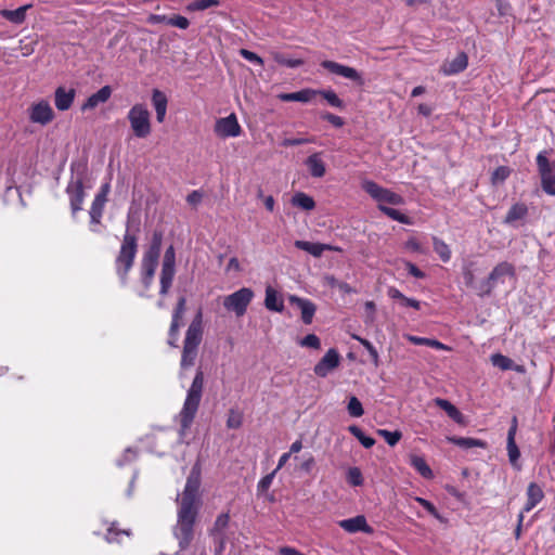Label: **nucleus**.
I'll list each match as a JSON object with an SVG mask.
<instances>
[{"label": "nucleus", "mask_w": 555, "mask_h": 555, "mask_svg": "<svg viewBox=\"0 0 555 555\" xmlns=\"http://www.w3.org/2000/svg\"><path fill=\"white\" fill-rule=\"evenodd\" d=\"M201 466L196 463L188 476L184 490L178 494L177 524L173 535L179 542L180 551L185 550L194 538V525L201 507Z\"/></svg>", "instance_id": "obj_1"}, {"label": "nucleus", "mask_w": 555, "mask_h": 555, "mask_svg": "<svg viewBox=\"0 0 555 555\" xmlns=\"http://www.w3.org/2000/svg\"><path fill=\"white\" fill-rule=\"evenodd\" d=\"M137 232H139V221H134L133 217L129 212L122 242L115 259L116 274L122 285L127 283L128 273L133 267L138 251Z\"/></svg>", "instance_id": "obj_2"}, {"label": "nucleus", "mask_w": 555, "mask_h": 555, "mask_svg": "<svg viewBox=\"0 0 555 555\" xmlns=\"http://www.w3.org/2000/svg\"><path fill=\"white\" fill-rule=\"evenodd\" d=\"M204 388V373L198 370L193 378L191 387L188 390L186 398L184 400L182 410L180 411V425L181 430L180 435L182 436L184 431L191 426L195 414L198 410L199 402L202 399Z\"/></svg>", "instance_id": "obj_3"}, {"label": "nucleus", "mask_w": 555, "mask_h": 555, "mask_svg": "<svg viewBox=\"0 0 555 555\" xmlns=\"http://www.w3.org/2000/svg\"><path fill=\"white\" fill-rule=\"evenodd\" d=\"M548 151L544 150L537 155L535 163L541 179V188L547 194L555 196V160H550Z\"/></svg>", "instance_id": "obj_4"}, {"label": "nucleus", "mask_w": 555, "mask_h": 555, "mask_svg": "<svg viewBox=\"0 0 555 555\" xmlns=\"http://www.w3.org/2000/svg\"><path fill=\"white\" fill-rule=\"evenodd\" d=\"M254 298L253 289L242 287L223 298V307L227 311L233 312L237 318L243 317Z\"/></svg>", "instance_id": "obj_5"}, {"label": "nucleus", "mask_w": 555, "mask_h": 555, "mask_svg": "<svg viewBox=\"0 0 555 555\" xmlns=\"http://www.w3.org/2000/svg\"><path fill=\"white\" fill-rule=\"evenodd\" d=\"M127 117L135 137L146 138L151 133L150 112L143 104L133 105Z\"/></svg>", "instance_id": "obj_6"}, {"label": "nucleus", "mask_w": 555, "mask_h": 555, "mask_svg": "<svg viewBox=\"0 0 555 555\" xmlns=\"http://www.w3.org/2000/svg\"><path fill=\"white\" fill-rule=\"evenodd\" d=\"M362 189L376 202H378V205H393L399 206L404 203V199L401 195L385 189L380 185H378L374 181L366 180L362 183Z\"/></svg>", "instance_id": "obj_7"}, {"label": "nucleus", "mask_w": 555, "mask_h": 555, "mask_svg": "<svg viewBox=\"0 0 555 555\" xmlns=\"http://www.w3.org/2000/svg\"><path fill=\"white\" fill-rule=\"evenodd\" d=\"M176 274V251L170 245L164 254L160 271V289L159 294L165 296L171 287Z\"/></svg>", "instance_id": "obj_8"}, {"label": "nucleus", "mask_w": 555, "mask_h": 555, "mask_svg": "<svg viewBox=\"0 0 555 555\" xmlns=\"http://www.w3.org/2000/svg\"><path fill=\"white\" fill-rule=\"evenodd\" d=\"M66 193L69 196L72 214L76 215V212L81 210L85 199L82 172L79 173L76 179L72 178L67 184Z\"/></svg>", "instance_id": "obj_9"}, {"label": "nucleus", "mask_w": 555, "mask_h": 555, "mask_svg": "<svg viewBox=\"0 0 555 555\" xmlns=\"http://www.w3.org/2000/svg\"><path fill=\"white\" fill-rule=\"evenodd\" d=\"M203 312L202 309H198L186 330L183 346L198 349L203 339Z\"/></svg>", "instance_id": "obj_10"}, {"label": "nucleus", "mask_w": 555, "mask_h": 555, "mask_svg": "<svg viewBox=\"0 0 555 555\" xmlns=\"http://www.w3.org/2000/svg\"><path fill=\"white\" fill-rule=\"evenodd\" d=\"M340 364V354L335 348H331L314 365L313 372L319 377H326Z\"/></svg>", "instance_id": "obj_11"}, {"label": "nucleus", "mask_w": 555, "mask_h": 555, "mask_svg": "<svg viewBox=\"0 0 555 555\" xmlns=\"http://www.w3.org/2000/svg\"><path fill=\"white\" fill-rule=\"evenodd\" d=\"M321 66L332 74H335L337 76H341L346 79L354 81L356 83H358L360 86L363 85V79H362L361 74L352 67L339 64L334 61H323L321 63Z\"/></svg>", "instance_id": "obj_12"}, {"label": "nucleus", "mask_w": 555, "mask_h": 555, "mask_svg": "<svg viewBox=\"0 0 555 555\" xmlns=\"http://www.w3.org/2000/svg\"><path fill=\"white\" fill-rule=\"evenodd\" d=\"M241 131L235 114L218 119L215 125V132L221 138H235L241 134Z\"/></svg>", "instance_id": "obj_13"}, {"label": "nucleus", "mask_w": 555, "mask_h": 555, "mask_svg": "<svg viewBox=\"0 0 555 555\" xmlns=\"http://www.w3.org/2000/svg\"><path fill=\"white\" fill-rule=\"evenodd\" d=\"M158 256L150 255L143 253L141 263H140V271H141V282L145 289H149L152 285L154 274L156 271V268L158 266Z\"/></svg>", "instance_id": "obj_14"}, {"label": "nucleus", "mask_w": 555, "mask_h": 555, "mask_svg": "<svg viewBox=\"0 0 555 555\" xmlns=\"http://www.w3.org/2000/svg\"><path fill=\"white\" fill-rule=\"evenodd\" d=\"M29 118L33 122L44 126L53 120L54 113L47 101H40L29 108Z\"/></svg>", "instance_id": "obj_15"}, {"label": "nucleus", "mask_w": 555, "mask_h": 555, "mask_svg": "<svg viewBox=\"0 0 555 555\" xmlns=\"http://www.w3.org/2000/svg\"><path fill=\"white\" fill-rule=\"evenodd\" d=\"M338 526L348 533L364 532L372 534L374 532V529L367 524L363 515L339 520Z\"/></svg>", "instance_id": "obj_16"}, {"label": "nucleus", "mask_w": 555, "mask_h": 555, "mask_svg": "<svg viewBox=\"0 0 555 555\" xmlns=\"http://www.w3.org/2000/svg\"><path fill=\"white\" fill-rule=\"evenodd\" d=\"M185 311L186 298L184 296H180L172 311V320L168 332L169 336L173 337L179 334V330L182 325L181 320L183 319Z\"/></svg>", "instance_id": "obj_17"}, {"label": "nucleus", "mask_w": 555, "mask_h": 555, "mask_svg": "<svg viewBox=\"0 0 555 555\" xmlns=\"http://www.w3.org/2000/svg\"><path fill=\"white\" fill-rule=\"evenodd\" d=\"M289 301L293 305H296L298 309H300L302 322L305 324H310L317 310L315 305L309 299L300 298L297 296H291Z\"/></svg>", "instance_id": "obj_18"}, {"label": "nucleus", "mask_w": 555, "mask_h": 555, "mask_svg": "<svg viewBox=\"0 0 555 555\" xmlns=\"http://www.w3.org/2000/svg\"><path fill=\"white\" fill-rule=\"evenodd\" d=\"M527 501L522 508V513H528L533 509L544 498L542 488L535 483L530 482L526 491Z\"/></svg>", "instance_id": "obj_19"}, {"label": "nucleus", "mask_w": 555, "mask_h": 555, "mask_svg": "<svg viewBox=\"0 0 555 555\" xmlns=\"http://www.w3.org/2000/svg\"><path fill=\"white\" fill-rule=\"evenodd\" d=\"M112 95V89L109 86L102 87L99 91L91 94L86 102L81 105V111H90L95 108L102 103H105Z\"/></svg>", "instance_id": "obj_20"}, {"label": "nucleus", "mask_w": 555, "mask_h": 555, "mask_svg": "<svg viewBox=\"0 0 555 555\" xmlns=\"http://www.w3.org/2000/svg\"><path fill=\"white\" fill-rule=\"evenodd\" d=\"M515 275V268L509 262L503 261L496 264L489 274V279L495 286L499 283H504L505 278H513Z\"/></svg>", "instance_id": "obj_21"}, {"label": "nucleus", "mask_w": 555, "mask_h": 555, "mask_svg": "<svg viewBox=\"0 0 555 555\" xmlns=\"http://www.w3.org/2000/svg\"><path fill=\"white\" fill-rule=\"evenodd\" d=\"M75 94L76 92L74 89L67 90L64 87H59L54 93L55 107L59 111H67L74 102Z\"/></svg>", "instance_id": "obj_22"}, {"label": "nucleus", "mask_w": 555, "mask_h": 555, "mask_svg": "<svg viewBox=\"0 0 555 555\" xmlns=\"http://www.w3.org/2000/svg\"><path fill=\"white\" fill-rule=\"evenodd\" d=\"M318 95V91L314 89H302L297 92L291 93H281L279 94V99L283 102H302L308 103L313 100V98Z\"/></svg>", "instance_id": "obj_23"}, {"label": "nucleus", "mask_w": 555, "mask_h": 555, "mask_svg": "<svg viewBox=\"0 0 555 555\" xmlns=\"http://www.w3.org/2000/svg\"><path fill=\"white\" fill-rule=\"evenodd\" d=\"M229 520H230L229 514H225V513L220 514L216 518L215 524H214L212 528L210 529V534L214 537V539L216 541H219V543H220V551L223 548L224 537H225L224 530L229 525Z\"/></svg>", "instance_id": "obj_24"}, {"label": "nucleus", "mask_w": 555, "mask_h": 555, "mask_svg": "<svg viewBox=\"0 0 555 555\" xmlns=\"http://www.w3.org/2000/svg\"><path fill=\"white\" fill-rule=\"evenodd\" d=\"M31 4H26L23 7L17 8L16 10H8L3 9L0 11V15L5 18L7 21L15 24L21 25L26 20V12L31 8Z\"/></svg>", "instance_id": "obj_25"}, {"label": "nucleus", "mask_w": 555, "mask_h": 555, "mask_svg": "<svg viewBox=\"0 0 555 555\" xmlns=\"http://www.w3.org/2000/svg\"><path fill=\"white\" fill-rule=\"evenodd\" d=\"M295 247L309 253L314 257H321L325 250H331L332 246L321 243H312L308 241H295Z\"/></svg>", "instance_id": "obj_26"}, {"label": "nucleus", "mask_w": 555, "mask_h": 555, "mask_svg": "<svg viewBox=\"0 0 555 555\" xmlns=\"http://www.w3.org/2000/svg\"><path fill=\"white\" fill-rule=\"evenodd\" d=\"M306 165L313 178H322L325 175V164L321 159V153H314L306 159Z\"/></svg>", "instance_id": "obj_27"}, {"label": "nucleus", "mask_w": 555, "mask_h": 555, "mask_svg": "<svg viewBox=\"0 0 555 555\" xmlns=\"http://www.w3.org/2000/svg\"><path fill=\"white\" fill-rule=\"evenodd\" d=\"M467 67V55L464 52L459 53L452 61L443 65L446 75H454L463 72Z\"/></svg>", "instance_id": "obj_28"}, {"label": "nucleus", "mask_w": 555, "mask_h": 555, "mask_svg": "<svg viewBox=\"0 0 555 555\" xmlns=\"http://www.w3.org/2000/svg\"><path fill=\"white\" fill-rule=\"evenodd\" d=\"M152 102L156 112V119L158 122H163L167 112V98L166 95L155 89L152 94Z\"/></svg>", "instance_id": "obj_29"}, {"label": "nucleus", "mask_w": 555, "mask_h": 555, "mask_svg": "<svg viewBox=\"0 0 555 555\" xmlns=\"http://www.w3.org/2000/svg\"><path fill=\"white\" fill-rule=\"evenodd\" d=\"M264 306L270 311L282 312L284 309V302L279 298L278 293L271 286L266 288Z\"/></svg>", "instance_id": "obj_30"}, {"label": "nucleus", "mask_w": 555, "mask_h": 555, "mask_svg": "<svg viewBox=\"0 0 555 555\" xmlns=\"http://www.w3.org/2000/svg\"><path fill=\"white\" fill-rule=\"evenodd\" d=\"M527 215V205L524 203H516L508 209L504 222L507 224H514L516 221L524 219Z\"/></svg>", "instance_id": "obj_31"}, {"label": "nucleus", "mask_w": 555, "mask_h": 555, "mask_svg": "<svg viewBox=\"0 0 555 555\" xmlns=\"http://www.w3.org/2000/svg\"><path fill=\"white\" fill-rule=\"evenodd\" d=\"M449 442L462 448V449H472V448H487V442L476 438L469 437H448Z\"/></svg>", "instance_id": "obj_32"}, {"label": "nucleus", "mask_w": 555, "mask_h": 555, "mask_svg": "<svg viewBox=\"0 0 555 555\" xmlns=\"http://www.w3.org/2000/svg\"><path fill=\"white\" fill-rule=\"evenodd\" d=\"M410 465L424 478L431 479L434 477L431 468L427 465L423 456L411 454Z\"/></svg>", "instance_id": "obj_33"}, {"label": "nucleus", "mask_w": 555, "mask_h": 555, "mask_svg": "<svg viewBox=\"0 0 555 555\" xmlns=\"http://www.w3.org/2000/svg\"><path fill=\"white\" fill-rule=\"evenodd\" d=\"M435 404L439 406L441 410H443L450 418L455 421L456 423L463 422V415L462 413L448 400L436 398Z\"/></svg>", "instance_id": "obj_34"}, {"label": "nucleus", "mask_w": 555, "mask_h": 555, "mask_svg": "<svg viewBox=\"0 0 555 555\" xmlns=\"http://www.w3.org/2000/svg\"><path fill=\"white\" fill-rule=\"evenodd\" d=\"M292 204L302 210H312L315 207L314 199L304 192H297L292 197Z\"/></svg>", "instance_id": "obj_35"}, {"label": "nucleus", "mask_w": 555, "mask_h": 555, "mask_svg": "<svg viewBox=\"0 0 555 555\" xmlns=\"http://www.w3.org/2000/svg\"><path fill=\"white\" fill-rule=\"evenodd\" d=\"M405 338L416 346H428L437 350H444L447 349V346L440 343L439 340L426 338V337H418L413 335H405Z\"/></svg>", "instance_id": "obj_36"}, {"label": "nucleus", "mask_w": 555, "mask_h": 555, "mask_svg": "<svg viewBox=\"0 0 555 555\" xmlns=\"http://www.w3.org/2000/svg\"><path fill=\"white\" fill-rule=\"evenodd\" d=\"M506 449H507L509 463L512 464L513 467L519 469L520 465L518 464V460L520 457V451L516 444L514 437H512V436L507 437Z\"/></svg>", "instance_id": "obj_37"}, {"label": "nucleus", "mask_w": 555, "mask_h": 555, "mask_svg": "<svg viewBox=\"0 0 555 555\" xmlns=\"http://www.w3.org/2000/svg\"><path fill=\"white\" fill-rule=\"evenodd\" d=\"M348 430L351 435H353L360 441V443L364 448L370 449L375 444V439L366 436L359 426L351 425V426H349Z\"/></svg>", "instance_id": "obj_38"}, {"label": "nucleus", "mask_w": 555, "mask_h": 555, "mask_svg": "<svg viewBox=\"0 0 555 555\" xmlns=\"http://www.w3.org/2000/svg\"><path fill=\"white\" fill-rule=\"evenodd\" d=\"M162 244H163V233L160 231H155L152 235L151 243L144 253L159 257L160 250H162Z\"/></svg>", "instance_id": "obj_39"}, {"label": "nucleus", "mask_w": 555, "mask_h": 555, "mask_svg": "<svg viewBox=\"0 0 555 555\" xmlns=\"http://www.w3.org/2000/svg\"><path fill=\"white\" fill-rule=\"evenodd\" d=\"M378 209L392 220L399 221L400 223L403 224L410 223L409 217H406L405 215H403L402 212L395 208L388 207L386 205H378Z\"/></svg>", "instance_id": "obj_40"}, {"label": "nucleus", "mask_w": 555, "mask_h": 555, "mask_svg": "<svg viewBox=\"0 0 555 555\" xmlns=\"http://www.w3.org/2000/svg\"><path fill=\"white\" fill-rule=\"evenodd\" d=\"M490 359L493 366L503 371H507L514 367V361L502 353H494Z\"/></svg>", "instance_id": "obj_41"}, {"label": "nucleus", "mask_w": 555, "mask_h": 555, "mask_svg": "<svg viewBox=\"0 0 555 555\" xmlns=\"http://www.w3.org/2000/svg\"><path fill=\"white\" fill-rule=\"evenodd\" d=\"M434 250L439 255L443 262H447L451 258V250L449 246L440 238L434 237L433 240Z\"/></svg>", "instance_id": "obj_42"}, {"label": "nucleus", "mask_w": 555, "mask_h": 555, "mask_svg": "<svg viewBox=\"0 0 555 555\" xmlns=\"http://www.w3.org/2000/svg\"><path fill=\"white\" fill-rule=\"evenodd\" d=\"M197 348H191L183 346L182 357H181V367L186 369L194 364L195 359L197 357Z\"/></svg>", "instance_id": "obj_43"}, {"label": "nucleus", "mask_w": 555, "mask_h": 555, "mask_svg": "<svg viewBox=\"0 0 555 555\" xmlns=\"http://www.w3.org/2000/svg\"><path fill=\"white\" fill-rule=\"evenodd\" d=\"M352 337L354 339H357L365 348V350H367V352H369V354L371 357L372 363L375 366H378L379 365V356H378V352H377L376 348L372 345V343L369 341L367 339L362 338V337L357 336V335H353Z\"/></svg>", "instance_id": "obj_44"}, {"label": "nucleus", "mask_w": 555, "mask_h": 555, "mask_svg": "<svg viewBox=\"0 0 555 555\" xmlns=\"http://www.w3.org/2000/svg\"><path fill=\"white\" fill-rule=\"evenodd\" d=\"M220 0H196L188 4L189 11H204L212 7H219Z\"/></svg>", "instance_id": "obj_45"}, {"label": "nucleus", "mask_w": 555, "mask_h": 555, "mask_svg": "<svg viewBox=\"0 0 555 555\" xmlns=\"http://www.w3.org/2000/svg\"><path fill=\"white\" fill-rule=\"evenodd\" d=\"M347 411L352 417H361L364 414V409L360 400L351 396L348 401Z\"/></svg>", "instance_id": "obj_46"}, {"label": "nucleus", "mask_w": 555, "mask_h": 555, "mask_svg": "<svg viewBox=\"0 0 555 555\" xmlns=\"http://www.w3.org/2000/svg\"><path fill=\"white\" fill-rule=\"evenodd\" d=\"M318 94L322 95L326 102L337 108L344 107V102L338 98V95L333 90H317Z\"/></svg>", "instance_id": "obj_47"}, {"label": "nucleus", "mask_w": 555, "mask_h": 555, "mask_svg": "<svg viewBox=\"0 0 555 555\" xmlns=\"http://www.w3.org/2000/svg\"><path fill=\"white\" fill-rule=\"evenodd\" d=\"M116 525H117L116 522H113L111 525V527L107 529L105 539L108 543H113V542L119 543L120 542L119 537H121V535L129 537L130 535V532L128 530H118Z\"/></svg>", "instance_id": "obj_48"}, {"label": "nucleus", "mask_w": 555, "mask_h": 555, "mask_svg": "<svg viewBox=\"0 0 555 555\" xmlns=\"http://www.w3.org/2000/svg\"><path fill=\"white\" fill-rule=\"evenodd\" d=\"M377 434L383 437L390 447L396 446L402 437L399 430L389 431L387 429H378Z\"/></svg>", "instance_id": "obj_49"}, {"label": "nucleus", "mask_w": 555, "mask_h": 555, "mask_svg": "<svg viewBox=\"0 0 555 555\" xmlns=\"http://www.w3.org/2000/svg\"><path fill=\"white\" fill-rule=\"evenodd\" d=\"M495 286L491 282V280L488 278L483 281H481L479 284H475L472 288H474L479 297L489 296L492 292V289Z\"/></svg>", "instance_id": "obj_50"}, {"label": "nucleus", "mask_w": 555, "mask_h": 555, "mask_svg": "<svg viewBox=\"0 0 555 555\" xmlns=\"http://www.w3.org/2000/svg\"><path fill=\"white\" fill-rule=\"evenodd\" d=\"M511 175V169L506 166L498 167L491 177L492 183L498 184L504 182Z\"/></svg>", "instance_id": "obj_51"}, {"label": "nucleus", "mask_w": 555, "mask_h": 555, "mask_svg": "<svg viewBox=\"0 0 555 555\" xmlns=\"http://www.w3.org/2000/svg\"><path fill=\"white\" fill-rule=\"evenodd\" d=\"M274 61L281 65H285L289 68H296V67H299L300 65H302V60H299V59H287L285 57L284 55L280 54V53H276L274 55Z\"/></svg>", "instance_id": "obj_52"}, {"label": "nucleus", "mask_w": 555, "mask_h": 555, "mask_svg": "<svg viewBox=\"0 0 555 555\" xmlns=\"http://www.w3.org/2000/svg\"><path fill=\"white\" fill-rule=\"evenodd\" d=\"M347 480L352 486H361L363 482L361 470L358 467L349 468L347 473Z\"/></svg>", "instance_id": "obj_53"}, {"label": "nucleus", "mask_w": 555, "mask_h": 555, "mask_svg": "<svg viewBox=\"0 0 555 555\" xmlns=\"http://www.w3.org/2000/svg\"><path fill=\"white\" fill-rule=\"evenodd\" d=\"M300 346L312 348V349H320L321 348V341L320 338L314 334H308L300 340Z\"/></svg>", "instance_id": "obj_54"}, {"label": "nucleus", "mask_w": 555, "mask_h": 555, "mask_svg": "<svg viewBox=\"0 0 555 555\" xmlns=\"http://www.w3.org/2000/svg\"><path fill=\"white\" fill-rule=\"evenodd\" d=\"M275 474L276 469H274L272 473L266 475L259 480L257 485L258 492H266L271 487Z\"/></svg>", "instance_id": "obj_55"}, {"label": "nucleus", "mask_w": 555, "mask_h": 555, "mask_svg": "<svg viewBox=\"0 0 555 555\" xmlns=\"http://www.w3.org/2000/svg\"><path fill=\"white\" fill-rule=\"evenodd\" d=\"M168 25L178 27L180 29H186L190 25V22L182 15H173L169 16Z\"/></svg>", "instance_id": "obj_56"}, {"label": "nucleus", "mask_w": 555, "mask_h": 555, "mask_svg": "<svg viewBox=\"0 0 555 555\" xmlns=\"http://www.w3.org/2000/svg\"><path fill=\"white\" fill-rule=\"evenodd\" d=\"M240 55L242 57H244L246 61L248 62H251V63H255V64H258L260 66L263 65V60L258 55L256 54L255 52L253 51H249L247 49H241L240 50Z\"/></svg>", "instance_id": "obj_57"}, {"label": "nucleus", "mask_w": 555, "mask_h": 555, "mask_svg": "<svg viewBox=\"0 0 555 555\" xmlns=\"http://www.w3.org/2000/svg\"><path fill=\"white\" fill-rule=\"evenodd\" d=\"M463 279L466 286L473 287L475 285V275L472 270V263L463 267Z\"/></svg>", "instance_id": "obj_58"}, {"label": "nucleus", "mask_w": 555, "mask_h": 555, "mask_svg": "<svg viewBox=\"0 0 555 555\" xmlns=\"http://www.w3.org/2000/svg\"><path fill=\"white\" fill-rule=\"evenodd\" d=\"M313 142L312 139L309 138H286L282 141L283 146H294V145H302Z\"/></svg>", "instance_id": "obj_59"}, {"label": "nucleus", "mask_w": 555, "mask_h": 555, "mask_svg": "<svg viewBox=\"0 0 555 555\" xmlns=\"http://www.w3.org/2000/svg\"><path fill=\"white\" fill-rule=\"evenodd\" d=\"M321 118L323 120L328 121L334 127L340 128L344 126V119L337 115L332 114V113H324L321 115Z\"/></svg>", "instance_id": "obj_60"}, {"label": "nucleus", "mask_w": 555, "mask_h": 555, "mask_svg": "<svg viewBox=\"0 0 555 555\" xmlns=\"http://www.w3.org/2000/svg\"><path fill=\"white\" fill-rule=\"evenodd\" d=\"M415 501L420 503L430 515L435 516L436 518H439V513L437 508L429 501L420 496H416Z\"/></svg>", "instance_id": "obj_61"}, {"label": "nucleus", "mask_w": 555, "mask_h": 555, "mask_svg": "<svg viewBox=\"0 0 555 555\" xmlns=\"http://www.w3.org/2000/svg\"><path fill=\"white\" fill-rule=\"evenodd\" d=\"M203 199V193L198 190L192 191L186 196V202L192 206H197Z\"/></svg>", "instance_id": "obj_62"}, {"label": "nucleus", "mask_w": 555, "mask_h": 555, "mask_svg": "<svg viewBox=\"0 0 555 555\" xmlns=\"http://www.w3.org/2000/svg\"><path fill=\"white\" fill-rule=\"evenodd\" d=\"M107 202V198L103 197L102 195H95L91 208L92 210L102 211L104 210L105 203Z\"/></svg>", "instance_id": "obj_63"}, {"label": "nucleus", "mask_w": 555, "mask_h": 555, "mask_svg": "<svg viewBox=\"0 0 555 555\" xmlns=\"http://www.w3.org/2000/svg\"><path fill=\"white\" fill-rule=\"evenodd\" d=\"M405 268L408 270V272L416 278V279H423L425 276V273L423 271H421L414 263L412 262H406L405 264Z\"/></svg>", "instance_id": "obj_64"}]
</instances>
